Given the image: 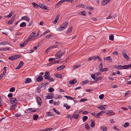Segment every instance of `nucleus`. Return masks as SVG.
<instances>
[{"label":"nucleus","instance_id":"1","mask_svg":"<svg viewBox=\"0 0 131 131\" xmlns=\"http://www.w3.org/2000/svg\"><path fill=\"white\" fill-rule=\"evenodd\" d=\"M68 23L66 22L63 23L61 26L60 27L57 28L56 30L57 31H60L63 30L65 29L68 26Z\"/></svg>","mask_w":131,"mask_h":131},{"label":"nucleus","instance_id":"2","mask_svg":"<svg viewBox=\"0 0 131 131\" xmlns=\"http://www.w3.org/2000/svg\"><path fill=\"white\" fill-rule=\"evenodd\" d=\"M10 102L11 103L13 104L12 107H14L15 105L17 102V101L15 98H12L10 99Z\"/></svg>","mask_w":131,"mask_h":131},{"label":"nucleus","instance_id":"3","mask_svg":"<svg viewBox=\"0 0 131 131\" xmlns=\"http://www.w3.org/2000/svg\"><path fill=\"white\" fill-rule=\"evenodd\" d=\"M106 114L109 116H111L115 114L114 112L113 111L111 110H109L107 111Z\"/></svg>","mask_w":131,"mask_h":131},{"label":"nucleus","instance_id":"4","mask_svg":"<svg viewBox=\"0 0 131 131\" xmlns=\"http://www.w3.org/2000/svg\"><path fill=\"white\" fill-rule=\"evenodd\" d=\"M97 58H99V60L100 61H102V60L100 58V57L99 56H97L96 57L93 56L92 57H91L89 58L88 59V61H90L92 59H95L94 60H95Z\"/></svg>","mask_w":131,"mask_h":131},{"label":"nucleus","instance_id":"5","mask_svg":"<svg viewBox=\"0 0 131 131\" xmlns=\"http://www.w3.org/2000/svg\"><path fill=\"white\" fill-rule=\"evenodd\" d=\"M35 111L34 110H33L31 108H28L27 109L25 112V113L29 114L30 113L34 112Z\"/></svg>","mask_w":131,"mask_h":131},{"label":"nucleus","instance_id":"6","mask_svg":"<svg viewBox=\"0 0 131 131\" xmlns=\"http://www.w3.org/2000/svg\"><path fill=\"white\" fill-rule=\"evenodd\" d=\"M122 54L123 56L126 60H129V58L127 56L125 51H124L123 52Z\"/></svg>","mask_w":131,"mask_h":131},{"label":"nucleus","instance_id":"7","mask_svg":"<svg viewBox=\"0 0 131 131\" xmlns=\"http://www.w3.org/2000/svg\"><path fill=\"white\" fill-rule=\"evenodd\" d=\"M21 20H25L28 22L29 21V20H30V19L28 17L26 16H25L22 17L21 18V19L19 21H20Z\"/></svg>","mask_w":131,"mask_h":131},{"label":"nucleus","instance_id":"8","mask_svg":"<svg viewBox=\"0 0 131 131\" xmlns=\"http://www.w3.org/2000/svg\"><path fill=\"white\" fill-rule=\"evenodd\" d=\"M50 74L48 72H46L45 73V74L44 76V78L45 79H48L49 77Z\"/></svg>","mask_w":131,"mask_h":131},{"label":"nucleus","instance_id":"9","mask_svg":"<svg viewBox=\"0 0 131 131\" xmlns=\"http://www.w3.org/2000/svg\"><path fill=\"white\" fill-rule=\"evenodd\" d=\"M35 37L33 36V35H30L28 37L27 40L29 42V41L34 40L35 39Z\"/></svg>","mask_w":131,"mask_h":131},{"label":"nucleus","instance_id":"10","mask_svg":"<svg viewBox=\"0 0 131 131\" xmlns=\"http://www.w3.org/2000/svg\"><path fill=\"white\" fill-rule=\"evenodd\" d=\"M104 60L106 61L109 60L111 62H112V58L110 56H108L104 57Z\"/></svg>","mask_w":131,"mask_h":131},{"label":"nucleus","instance_id":"11","mask_svg":"<svg viewBox=\"0 0 131 131\" xmlns=\"http://www.w3.org/2000/svg\"><path fill=\"white\" fill-rule=\"evenodd\" d=\"M36 98L38 104L40 105L42 103V100L41 98L38 96H36Z\"/></svg>","mask_w":131,"mask_h":131},{"label":"nucleus","instance_id":"12","mask_svg":"<svg viewBox=\"0 0 131 131\" xmlns=\"http://www.w3.org/2000/svg\"><path fill=\"white\" fill-rule=\"evenodd\" d=\"M43 79L42 77L40 75H39L38 76V78L36 79V81L40 82L42 81Z\"/></svg>","mask_w":131,"mask_h":131},{"label":"nucleus","instance_id":"13","mask_svg":"<svg viewBox=\"0 0 131 131\" xmlns=\"http://www.w3.org/2000/svg\"><path fill=\"white\" fill-rule=\"evenodd\" d=\"M65 1V0H61L60 1L57 3L56 5V7H57L59 6L61 4L64 2Z\"/></svg>","mask_w":131,"mask_h":131},{"label":"nucleus","instance_id":"14","mask_svg":"<svg viewBox=\"0 0 131 131\" xmlns=\"http://www.w3.org/2000/svg\"><path fill=\"white\" fill-rule=\"evenodd\" d=\"M53 97V94L52 93H49L47 96V98L48 99H52Z\"/></svg>","mask_w":131,"mask_h":131},{"label":"nucleus","instance_id":"15","mask_svg":"<svg viewBox=\"0 0 131 131\" xmlns=\"http://www.w3.org/2000/svg\"><path fill=\"white\" fill-rule=\"evenodd\" d=\"M39 5L40 8H42L45 10L47 9V7H46L43 4H39Z\"/></svg>","mask_w":131,"mask_h":131},{"label":"nucleus","instance_id":"16","mask_svg":"<svg viewBox=\"0 0 131 131\" xmlns=\"http://www.w3.org/2000/svg\"><path fill=\"white\" fill-rule=\"evenodd\" d=\"M28 42L26 40V41H24L22 44H21L20 45V47H23Z\"/></svg>","mask_w":131,"mask_h":131},{"label":"nucleus","instance_id":"17","mask_svg":"<svg viewBox=\"0 0 131 131\" xmlns=\"http://www.w3.org/2000/svg\"><path fill=\"white\" fill-rule=\"evenodd\" d=\"M77 81L75 79H73L72 80H70L69 81V83L70 84H73L77 83Z\"/></svg>","mask_w":131,"mask_h":131},{"label":"nucleus","instance_id":"18","mask_svg":"<svg viewBox=\"0 0 131 131\" xmlns=\"http://www.w3.org/2000/svg\"><path fill=\"white\" fill-rule=\"evenodd\" d=\"M105 105H102L99 107H97V108L101 110H104L105 109V107L106 106Z\"/></svg>","mask_w":131,"mask_h":131},{"label":"nucleus","instance_id":"19","mask_svg":"<svg viewBox=\"0 0 131 131\" xmlns=\"http://www.w3.org/2000/svg\"><path fill=\"white\" fill-rule=\"evenodd\" d=\"M61 57V56H60V53L58 51L55 55L56 59H60Z\"/></svg>","mask_w":131,"mask_h":131},{"label":"nucleus","instance_id":"20","mask_svg":"<svg viewBox=\"0 0 131 131\" xmlns=\"http://www.w3.org/2000/svg\"><path fill=\"white\" fill-rule=\"evenodd\" d=\"M31 81V80L30 78H27L25 80V83H29Z\"/></svg>","mask_w":131,"mask_h":131},{"label":"nucleus","instance_id":"21","mask_svg":"<svg viewBox=\"0 0 131 131\" xmlns=\"http://www.w3.org/2000/svg\"><path fill=\"white\" fill-rule=\"evenodd\" d=\"M65 67L64 65H63L60 66L59 67H58L57 68V69L58 70H60L64 68Z\"/></svg>","mask_w":131,"mask_h":131},{"label":"nucleus","instance_id":"22","mask_svg":"<svg viewBox=\"0 0 131 131\" xmlns=\"http://www.w3.org/2000/svg\"><path fill=\"white\" fill-rule=\"evenodd\" d=\"M8 44H9L8 42L6 41L1 42L0 43V45L3 46Z\"/></svg>","mask_w":131,"mask_h":131},{"label":"nucleus","instance_id":"23","mask_svg":"<svg viewBox=\"0 0 131 131\" xmlns=\"http://www.w3.org/2000/svg\"><path fill=\"white\" fill-rule=\"evenodd\" d=\"M79 116V114H74L73 115L72 117L76 119H77L78 118V117Z\"/></svg>","mask_w":131,"mask_h":131},{"label":"nucleus","instance_id":"24","mask_svg":"<svg viewBox=\"0 0 131 131\" xmlns=\"http://www.w3.org/2000/svg\"><path fill=\"white\" fill-rule=\"evenodd\" d=\"M12 15V13L11 12L8 15H6L4 16V17L8 18H10Z\"/></svg>","mask_w":131,"mask_h":131},{"label":"nucleus","instance_id":"25","mask_svg":"<svg viewBox=\"0 0 131 131\" xmlns=\"http://www.w3.org/2000/svg\"><path fill=\"white\" fill-rule=\"evenodd\" d=\"M26 23L25 22H23L21 23L20 25V27H23L26 26Z\"/></svg>","mask_w":131,"mask_h":131},{"label":"nucleus","instance_id":"26","mask_svg":"<svg viewBox=\"0 0 131 131\" xmlns=\"http://www.w3.org/2000/svg\"><path fill=\"white\" fill-rule=\"evenodd\" d=\"M59 15H57L56 16V17L54 20V21L53 23H56L57 22V21L59 19Z\"/></svg>","mask_w":131,"mask_h":131},{"label":"nucleus","instance_id":"27","mask_svg":"<svg viewBox=\"0 0 131 131\" xmlns=\"http://www.w3.org/2000/svg\"><path fill=\"white\" fill-rule=\"evenodd\" d=\"M109 3L108 1H106V0L103 1L102 2V5H103L105 6L106 4Z\"/></svg>","mask_w":131,"mask_h":131},{"label":"nucleus","instance_id":"28","mask_svg":"<svg viewBox=\"0 0 131 131\" xmlns=\"http://www.w3.org/2000/svg\"><path fill=\"white\" fill-rule=\"evenodd\" d=\"M60 53V56H61L65 52V51L64 50H62L61 51L60 50V51H58Z\"/></svg>","mask_w":131,"mask_h":131},{"label":"nucleus","instance_id":"29","mask_svg":"<svg viewBox=\"0 0 131 131\" xmlns=\"http://www.w3.org/2000/svg\"><path fill=\"white\" fill-rule=\"evenodd\" d=\"M63 106L64 107H66V108L67 110H69L70 107V106L66 104H64Z\"/></svg>","mask_w":131,"mask_h":131},{"label":"nucleus","instance_id":"30","mask_svg":"<svg viewBox=\"0 0 131 131\" xmlns=\"http://www.w3.org/2000/svg\"><path fill=\"white\" fill-rule=\"evenodd\" d=\"M64 96L67 99L71 100H73L74 99V98L69 96Z\"/></svg>","mask_w":131,"mask_h":131},{"label":"nucleus","instance_id":"31","mask_svg":"<svg viewBox=\"0 0 131 131\" xmlns=\"http://www.w3.org/2000/svg\"><path fill=\"white\" fill-rule=\"evenodd\" d=\"M100 129L103 131H106L107 129V128L104 126L101 127H100Z\"/></svg>","mask_w":131,"mask_h":131},{"label":"nucleus","instance_id":"32","mask_svg":"<svg viewBox=\"0 0 131 131\" xmlns=\"http://www.w3.org/2000/svg\"><path fill=\"white\" fill-rule=\"evenodd\" d=\"M32 4L33 5L34 7L35 8H37L38 7V5L35 3H32Z\"/></svg>","mask_w":131,"mask_h":131},{"label":"nucleus","instance_id":"33","mask_svg":"<svg viewBox=\"0 0 131 131\" xmlns=\"http://www.w3.org/2000/svg\"><path fill=\"white\" fill-rule=\"evenodd\" d=\"M114 36L113 35H111L109 36V39L113 41L114 40Z\"/></svg>","mask_w":131,"mask_h":131},{"label":"nucleus","instance_id":"34","mask_svg":"<svg viewBox=\"0 0 131 131\" xmlns=\"http://www.w3.org/2000/svg\"><path fill=\"white\" fill-rule=\"evenodd\" d=\"M115 68L119 69H123V66L121 65L116 66Z\"/></svg>","mask_w":131,"mask_h":131},{"label":"nucleus","instance_id":"35","mask_svg":"<svg viewBox=\"0 0 131 131\" xmlns=\"http://www.w3.org/2000/svg\"><path fill=\"white\" fill-rule=\"evenodd\" d=\"M103 65L102 64V63L101 62V63L100 64V65L99 66V69L101 71L103 69Z\"/></svg>","mask_w":131,"mask_h":131},{"label":"nucleus","instance_id":"36","mask_svg":"<svg viewBox=\"0 0 131 131\" xmlns=\"http://www.w3.org/2000/svg\"><path fill=\"white\" fill-rule=\"evenodd\" d=\"M88 118V117L86 116H84L83 117L82 119L83 122L85 121Z\"/></svg>","mask_w":131,"mask_h":131},{"label":"nucleus","instance_id":"37","mask_svg":"<svg viewBox=\"0 0 131 131\" xmlns=\"http://www.w3.org/2000/svg\"><path fill=\"white\" fill-rule=\"evenodd\" d=\"M33 116V119L34 120H37L39 117L37 115H34Z\"/></svg>","mask_w":131,"mask_h":131},{"label":"nucleus","instance_id":"38","mask_svg":"<svg viewBox=\"0 0 131 131\" xmlns=\"http://www.w3.org/2000/svg\"><path fill=\"white\" fill-rule=\"evenodd\" d=\"M53 111L57 114L59 115L60 114V113L55 108H53Z\"/></svg>","mask_w":131,"mask_h":131},{"label":"nucleus","instance_id":"39","mask_svg":"<svg viewBox=\"0 0 131 131\" xmlns=\"http://www.w3.org/2000/svg\"><path fill=\"white\" fill-rule=\"evenodd\" d=\"M72 27H70L67 30V31L66 32L67 33H69L70 32H71V31L72 30Z\"/></svg>","mask_w":131,"mask_h":131},{"label":"nucleus","instance_id":"40","mask_svg":"<svg viewBox=\"0 0 131 131\" xmlns=\"http://www.w3.org/2000/svg\"><path fill=\"white\" fill-rule=\"evenodd\" d=\"M6 73L5 72H3L0 75V79H2L3 77L5 75Z\"/></svg>","mask_w":131,"mask_h":131},{"label":"nucleus","instance_id":"41","mask_svg":"<svg viewBox=\"0 0 131 131\" xmlns=\"http://www.w3.org/2000/svg\"><path fill=\"white\" fill-rule=\"evenodd\" d=\"M55 76L56 77H57L58 78H59L60 79H61L62 78V76L61 75L59 74H55Z\"/></svg>","mask_w":131,"mask_h":131},{"label":"nucleus","instance_id":"42","mask_svg":"<svg viewBox=\"0 0 131 131\" xmlns=\"http://www.w3.org/2000/svg\"><path fill=\"white\" fill-rule=\"evenodd\" d=\"M70 2L71 3H74L77 2V0H65V1Z\"/></svg>","mask_w":131,"mask_h":131},{"label":"nucleus","instance_id":"43","mask_svg":"<svg viewBox=\"0 0 131 131\" xmlns=\"http://www.w3.org/2000/svg\"><path fill=\"white\" fill-rule=\"evenodd\" d=\"M14 58H15V59H16L18 58H19L20 57V56L19 55H15L14 56Z\"/></svg>","mask_w":131,"mask_h":131},{"label":"nucleus","instance_id":"44","mask_svg":"<svg viewBox=\"0 0 131 131\" xmlns=\"http://www.w3.org/2000/svg\"><path fill=\"white\" fill-rule=\"evenodd\" d=\"M15 58H14V56H12L10 57H8V59L10 60H13L15 59Z\"/></svg>","mask_w":131,"mask_h":131},{"label":"nucleus","instance_id":"45","mask_svg":"<svg viewBox=\"0 0 131 131\" xmlns=\"http://www.w3.org/2000/svg\"><path fill=\"white\" fill-rule=\"evenodd\" d=\"M54 91V89L52 88H50L48 89V91L49 92H52Z\"/></svg>","mask_w":131,"mask_h":131},{"label":"nucleus","instance_id":"46","mask_svg":"<svg viewBox=\"0 0 131 131\" xmlns=\"http://www.w3.org/2000/svg\"><path fill=\"white\" fill-rule=\"evenodd\" d=\"M95 125V122L94 121H92L90 124V126L92 127L94 126Z\"/></svg>","mask_w":131,"mask_h":131},{"label":"nucleus","instance_id":"47","mask_svg":"<svg viewBox=\"0 0 131 131\" xmlns=\"http://www.w3.org/2000/svg\"><path fill=\"white\" fill-rule=\"evenodd\" d=\"M46 115L48 116H53L54 115H53L51 114V113L50 112H46Z\"/></svg>","mask_w":131,"mask_h":131},{"label":"nucleus","instance_id":"48","mask_svg":"<svg viewBox=\"0 0 131 131\" xmlns=\"http://www.w3.org/2000/svg\"><path fill=\"white\" fill-rule=\"evenodd\" d=\"M47 80H49L50 82L54 81V79L53 78H51L50 77H49L48 79H47Z\"/></svg>","mask_w":131,"mask_h":131},{"label":"nucleus","instance_id":"49","mask_svg":"<svg viewBox=\"0 0 131 131\" xmlns=\"http://www.w3.org/2000/svg\"><path fill=\"white\" fill-rule=\"evenodd\" d=\"M104 94H102L100 95L99 96V98L100 99H102L104 97Z\"/></svg>","mask_w":131,"mask_h":131},{"label":"nucleus","instance_id":"50","mask_svg":"<svg viewBox=\"0 0 131 131\" xmlns=\"http://www.w3.org/2000/svg\"><path fill=\"white\" fill-rule=\"evenodd\" d=\"M50 32V30H47L45 32H44L43 34L42 35H45L46 34L48 33V32Z\"/></svg>","mask_w":131,"mask_h":131},{"label":"nucleus","instance_id":"51","mask_svg":"<svg viewBox=\"0 0 131 131\" xmlns=\"http://www.w3.org/2000/svg\"><path fill=\"white\" fill-rule=\"evenodd\" d=\"M81 13V15H82L83 16H85L86 15V13L85 12V11H83L82 12H80Z\"/></svg>","mask_w":131,"mask_h":131},{"label":"nucleus","instance_id":"52","mask_svg":"<svg viewBox=\"0 0 131 131\" xmlns=\"http://www.w3.org/2000/svg\"><path fill=\"white\" fill-rule=\"evenodd\" d=\"M113 17V15H110L109 16L106 18V19H111Z\"/></svg>","mask_w":131,"mask_h":131},{"label":"nucleus","instance_id":"53","mask_svg":"<svg viewBox=\"0 0 131 131\" xmlns=\"http://www.w3.org/2000/svg\"><path fill=\"white\" fill-rule=\"evenodd\" d=\"M15 91V89L13 87L12 88H10L9 90V91L10 92H14Z\"/></svg>","mask_w":131,"mask_h":131},{"label":"nucleus","instance_id":"54","mask_svg":"<svg viewBox=\"0 0 131 131\" xmlns=\"http://www.w3.org/2000/svg\"><path fill=\"white\" fill-rule=\"evenodd\" d=\"M123 69H128V65H125L123 66Z\"/></svg>","mask_w":131,"mask_h":131},{"label":"nucleus","instance_id":"55","mask_svg":"<svg viewBox=\"0 0 131 131\" xmlns=\"http://www.w3.org/2000/svg\"><path fill=\"white\" fill-rule=\"evenodd\" d=\"M91 77L93 79H95V78L96 77L95 75V74H91Z\"/></svg>","mask_w":131,"mask_h":131},{"label":"nucleus","instance_id":"56","mask_svg":"<svg viewBox=\"0 0 131 131\" xmlns=\"http://www.w3.org/2000/svg\"><path fill=\"white\" fill-rule=\"evenodd\" d=\"M80 64L77 65H74L73 66V67L74 69H75L76 68H79V67H80Z\"/></svg>","mask_w":131,"mask_h":131},{"label":"nucleus","instance_id":"57","mask_svg":"<svg viewBox=\"0 0 131 131\" xmlns=\"http://www.w3.org/2000/svg\"><path fill=\"white\" fill-rule=\"evenodd\" d=\"M129 124L128 122H126L125 123L124 125V127H127L129 125Z\"/></svg>","mask_w":131,"mask_h":131},{"label":"nucleus","instance_id":"58","mask_svg":"<svg viewBox=\"0 0 131 131\" xmlns=\"http://www.w3.org/2000/svg\"><path fill=\"white\" fill-rule=\"evenodd\" d=\"M130 93V92L129 91H128L127 92L125 93V96L129 95Z\"/></svg>","mask_w":131,"mask_h":131},{"label":"nucleus","instance_id":"59","mask_svg":"<svg viewBox=\"0 0 131 131\" xmlns=\"http://www.w3.org/2000/svg\"><path fill=\"white\" fill-rule=\"evenodd\" d=\"M101 79L102 77L101 76H99L96 79L95 81H97L99 80H101Z\"/></svg>","mask_w":131,"mask_h":131},{"label":"nucleus","instance_id":"60","mask_svg":"<svg viewBox=\"0 0 131 131\" xmlns=\"http://www.w3.org/2000/svg\"><path fill=\"white\" fill-rule=\"evenodd\" d=\"M59 104H60V102H54V105H56V106L57 105H59Z\"/></svg>","mask_w":131,"mask_h":131},{"label":"nucleus","instance_id":"61","mask_svg":"<svg viewBox=\"0 0 131 131\" xmlns=\"http://www.w3.org/2000/svg\"><path fill=\"white\" fill-rule=\"evenodd\" d=\"M108 70V69L107 68H104L101 71L102 72L103 71H107Z\"/></svg>","mask_w":131,"mask_h":131},{"label":"nucleus","instance_id":"62","mask_svg":"<svg viewBox=\"0 0 131 131\" xmlns=\"http://www.w3.org/2000/svg\"><path fill=\"white\" fill-rule=\"evenodd\" d=\"M23 62L22 61H21L18 65H19L21 67L23 66Z\"/></svg>","mask_w":131,"mask_h":131},{"label":"nucleus","instance_id":"63","mask_svg":"<svg viewBox=\"0 0 131 131\" xmlns=\"http://www.w3.org/2000/svg\"><path fill=\"white\" fill-rule=\"evenodd\" d=\"M110 121L111 123H115V121L113 119H110Z\"/></svg>","mask_w":131,"mask_h":131},{"label":"nucleus","instance_id":"64","mask_svg":"<svg viewBox=\"0 0 131 131\" xmlns=\"http://www.w3.org/2000/svg\"><path fill=\"white\" fill-rule=\"evenodd\" d=\"M114 129L116 130L117 131H121L120 129H119V128H117L115 126H114Z\"/></svg>","mask_w":131,"mask_h":131}]
</instances>
